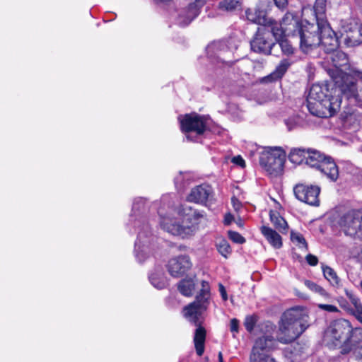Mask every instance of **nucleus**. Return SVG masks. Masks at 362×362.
Returning a JSON list of instances; mask_svg holds the SVG:
<instances>
[{
  "mask_svg": "<svg viewBox=\"0 0 362 362\" xmlns=\"http://www.w3.org/2000/svg\"><path fill=\"white\" fill-rule=\"evenodd\" d=\"M218 291L220 292V294L223 300L226 301L228 300V295H227L226 290L223 284H218Z\"/></svg>",
  "mask_w": 362,
  "mask_h": 362,
  "instance_id": "46",
  "label": "nucleus"
},
{
  "mask_svg": "<svg viewBox=\"0 0 362 362\" xmlns=\"http://www.w3.org/2000/svg\"><path fill=\"white\" fill-rule=\"evenodd\" d=\"M206 339V330L204 327L198 326L196 329L194 342L196 352L198 356H201L204 351V342Z\"/></svg>",
  "mask_w": 362,
  "mask_h": 362,
  "instance_id": "24",
  "label": "nucleus"
},
{
  "mask_svg": "<svg viewBox=\"0 0 362 362\" xmlns=\"http://www.w3.org/2000/svg\"><path fill=\"white\" fill-rule=\"evenodd\" d=\"M220 46L221 45L219 43H213L206 47V52L209 58H214V53L215 51L218 50Z\"/></svg>",
  "mask_w": 362,
  "mask_h": 362,
  "instance_id": "41",
  "label": "nucleus"
},
{
  "mask_svg": "<svg viewBox=\"0 0 362 362\" xmlns=\"http://www.w3.org/2000/svg\"><path fill=\"white\" fill-rule=\"evenodd\" d=\"M339 226L346 235L362 238V211L346 212L341 217Z\"/></svg>",
  "mask_w": 362,
  "mask_h": 362,
  "instance_id": "13",
  "label": "nucleus"
},
{
  "mask_svg": "<svg viewBox=\"0 0 362 362\" xmlns=\"http://www.w3.org/2000/svg\"><path fill=\"white\" fill-rule=\"evenodd\" d=\"M256 322H257V318L255 316L250 315V316L246 317L245 322H244L245 329L248 332H251L253 330Z\"/></svg>",
  "mask_w": 362,
  "mask_h": 362,
  "instance_id": "39",
  "label": "nucleus"
},
{
  "mask_svg": "<svg viewBox=\"0 0 362 362\" xmlns=\"http://www.w3.org/2000/svg\"><path fill=\"white\" fill-rule=\"evenodd\" d=\"M192 264L187 255H180L172 258L168 264V271L173 277H180L186 274L192 267Z\"/></svg>",
  "mask_w": 362,
  "mask_h": 362,
  "instance_id": "18",
  "label": "nucleus"
},
{
  "mask_svg": "<svg viewBox=\"0 0 362 362\" xmlns=\"http://www.w3.org/2000/svg\"><path fill=\"white\" fill-rule=\"evenodd\" d=\"M308 318L305 310L300 308L284 312L279 322L278 341L288 344L298 338L308 327Z\"/></svg>",
  "mask_w": 362,
  "mask_h": 362,
  "instance_id": "4",
  "label": "nucleus"
},
{
  "mask_svg": "<svg viewBox=\"0 0 362 362\" xmlns=\"http://www.w3.org/2000/svg\"><path fill=\"white\" fill-rule=\"evenodd\" d=\"M335 86L334 90L327 83H315L311 86L308 96V108L312 115L329 117L340 109L341 98L339 93L336 94L337 89H339Z\"/></svg>",
  "mask_w": 362,
  "mask_h": 362,
  "instance_id": "3",
  "label": "nucleus"
},
{
  "mask_svg": "<svg viewBox=\"0 0 362 362\" xmlns=\"http://www.w3.org/2000/svg\"><path fill=\"white\" fill-rule=\"evenodd\" d=\"M340 33L347 46H356L362 42V26L356 19L342 21Z\"/></svg>",
  "mask_w": 362,
  "mask_h": 362,
  "instance_id": "15",
  "label": "nucleus"
},
{
  "mask_svg": "<svg viewBox=\"0 0 362 362\" xmlns=\"http://www.w3.org/2000/svg\"><path fill=\"white\" fill-rule=\"evenodd\" d=\"M228 237L235 243L243 244L245 242V238L235 231H228Z\"/></svg>",
  "mask_w": 362,
  "mask_h": 362,
  "instance_id": "40",
  "label": "nucleus"
},
{
  "mask_svg": "<svg viewBox=\"0 0 362 362\" xmlns=\"http://www.w3.org/2000/svg\"><path fill=\"white\" fill-rule=\"evenodd\" d=\"M270 327H271L272 329H273L274 326H273V325H271Z\"/></svg>",
  "mask_w": 362,
  "mask_h": 362,
  "instance_id": "56",
  "label": "nucleus"
},
{
  "mask_svg": "<svg viewBox=\"0 0 362 362\" xmlns=\"http://www.w3.org/2000/svg\"><path fill=\"white\" fill-rule=\"evenodd\" d=\"M239 322L237 319L233 318L230 320V329L232 332H238Z\"/></svg>",
  "mask_w": 362,
  "mask_h": 362,
  "instance_id": "44",
  "label": "nucleus"
},
{
  "mask_svg": "<svg viewBox=\"0 0 362 362\" xmlns=\"http://www.w3.org/2000/svg\"><path fill=\"white\" fill-rule=\"evenodd\" d=\"M295 197L300 202L312 206L319 205L320 188L317 185L298 184L293 188Z\"/></svg>",
  "mask_w": 362,
  "mask_h": 362,
  "instance_id": "16",
  "label": "nucleus"
},
{
  "mask_svg": "<svg viewBox=\"0 0 362 362\" xmlns=\"http://www.w3.org/2000/svg\"><path fill=\"white\" fill-rule=\"evenodd\" d=\"M213 190L208 185H200L191 189L187 200L191 202L205 204L212 197Z\"/></svg>",
  "mask_w": 362,
  "mask_h": 362,
  "instance_id": "19",
  "label": "nucleus"
},
{
  "mask_svg": "<svg viewBox=\"0 0 362 362\" xmlns=\"http://www.w3.org/2000/svg\"><path fill=\"white\" fill-rule=\"evenodd\" d=\"M261 232L267 241L275 248H280L282 246L281 235L272 228L267 226H262Z\"/></svg>",
  "mask_w": 362,
  "mask_h": 362,
  "instance_id": "23",
  "label": "nucleus"
},
{
  "mask_svg": "<svg viewBox=\"0 0 362 362\" xmlns=\"http://www.w3.org/2000/svg\"><path fill=\"white\" fill-rule=\"evenodd\" d=\"M307 262L311 266L317 264L318 259L316 256L309 254L306 256Z\"/></svg>",
  "mask_w": 362,
  "mask_h": 362,
  "instance_id": "45",
  "label": "nucleus"
},
{
  "mask_svg": "<svg viewBox=\"0 0 362 362\" xmlns=\"http://www.w3.org/2000/svg\"><path fill=\"white\" fill-rule=\"evenodd\" d=\"M279 45L284 54L289 57L295 53V48L291 45L290 42L287 40H283L282 38L276 40Z\"/></svg>",
  "mask_w": 362,
  "mask_h": 362,
  "instance_id": "34",
  "label": "nucleus"
},
{
  "mask_svg": "<svg viewBox=\"0 0 362 362\" xmlns=\"http://www.w3.org/2000/svg\"><path fill=\"white\" fill-rule=\"evenodd\" d=\"M149 280L151 284L156 288L162 289L164 288L167 285L165 278L163 276L162 272H157L151 274L149 276Z\"/></svg>",
  "mask_w": 362,
  "mask_h": 362,
  "instance_id": "30",
  "label": "nucleus"
},
{
  "mask_svg": "<svg viewBox=\"0 0 362 362\" xmlns=\"http://www.w3.org/2000/svg\"><path fill=\"white\" fill-rule=\"evenodd\" d=\"M158 213L160 216V224L163 230L182 238L192 235L195 231V226L201 218H204V214L187 204L181 205L174 213L163 215L160 210Z\"/></svg>",
  "mask_w": 362,
  "mask_h": 362,
  "instance_id": "2",
  "label": "nucleus"
},
{
  "mask_svg": "<svg viewBox=\"0 0 362 362\" xmlns=\"http://www.w3.org/2000/svg\"><path fill=\"white\" fill-rule=\"evenodd\" d=\"M307 149L303 148H295L291 150L288 158L291 162L296 164L305 163Z\"/></svg>",
  "mask_w": 362,
  "mask_h": 362,
  "instance_id": "27",
  "label": "nucleus"
},
{
  "mask_svg": "<svg viewBox=\"0 0 362 362\" xmlns=\"http://www.w3.org/2000/svg\"><path fill=\"white\" fill-rule=\"evenodd\" d=\"M291 240L298 247L307 249L308 245L305 239L304 238L302 234L298 232L291 231Z\"/></svg>",
  "mask_w": 362,
  "mask_h": 362,
  "instance_id": "36",
  "label": "nucleus"
},
{
  "mask_svg": "<svg viewBox=\"0 0 362 362\" xmlns=\"http://www.w3.org/2000/svg\"><path fill=\"white\" fill-rule=\"evenodd\" d=\"M145 209L146 203L143 198L139 197L134 199L130 216V221L134 226L141 227L134 247L135 256L139 262H142L147 258L150 251V245L153 239L149 231L148 225L145 223L140 216V214L145 211Z\"/></svg>",
  "mask_w": 362,
  "mask_h": 362,
  "instance_id": "5",
  "label": "nucleus"
},
{
  "mask_svg": "<svg viewBox=\"0 0 362 362\" xmlns=\"http://www.w3.org/2000/svg\"><path fill=\"white\" fill-rule=\"evenodd\" d=\"M303 25L297 16L286 13L280 23L272 19L269 25L272 28L274 37L279 40L284 36L296 37Z\"/></svg>",
  "mask_w": 362,
  "mask_h": 362,
  "instance_id": "10",
  "label": "nucleus"
},
{
  "mask_svg": "<svg viewBox=\"0 0 362 362\" xmlns=\"http://www.w3.org/2000/svg\"><path fill=\"white\" fill-rule=\"evenodd\" d=\"M216 248L218 252L224 257L227 258L231 253V249L229 243L225 239H218L216 240Z\"/></svg>",
  "mask_w": 362,
  "mask_h": 362,
  "instance_id": "33",
  "label": "nucleus"
},
{
  "mask_svg": "<svg viewBox=\"0 0 362 362\" xmlns=\"http://www.w3.org/2000/svg\"><path fill=\"white\" fill-rule=\"evenodd\" d=\"M351 305L353 308H350L349 310L352 313V314L356 317V319L362 323V304L360 300L356 301V303H352Z\"/></svg>",
  "mask_w": 362,
  "mask_h": 362,
  "instance_id": "37",
  "label": "nucleus"
},
{
  "mask_svg": "<svg viewBox=\"0 0 362 362\" xmlns=\"http://www.w3.org/2000/svg\"><path fill=\"white\" fill-rule=\"evenodd\" d=\"M318 308L329 313H336L339 311L338 308L333 305L319 304Z\"/></svg>",
  "mask_w": 362,
  "mask_h": 362,
  "instance_id": "42",
  "label": "nucleus"
},
{
  "mask_svg": "<svg viewBox=\"0 0 362 362\" xmlns=\"http://www.w3.org/2000/svg\"><path fill=\"white\" fill-rule=\"evenodd\" d=\"M272 37H274L272 26L268 25L259 27L255 36L250 42L251 49L255 52L270 54L272 48L274 45Z\"/></svg>",
  "mask_w": 362,
  "mask_h": 362,
  "instance_id": "14",
  "label": "nucleus"
},
{
  "mask_svg": "<svg viewBox=\"0 0 362 362\" xmlns=\"http://www.w3.org/2000/svg\"><path fill=\"white\" fill-rule=\"evenodd\" d=\"M241 7L239 0H221L218 3V9L222 11L233 12Z\"/></svg>",
  "mask_w": 362,
  "mask_h": 362,
  "instance_id": "28",
  "label": "nucleus"
},
{
  "mask_svg": "<svg viewBox=\"0 0 362 362\" xmlns=\"http://www.w3.org/2000/svg\"><path fill=\"white\" fill-rule=\"evenodd\" d=\"M324 276L330 282L332 285H338L339 282V279L334 271L329 267H324L322 268Z\"/></svg>",
  "mask_w": 362,
  "mask_h": 362,
  "instance_id": "35",
  "label": "nucleus"
},
{
  "mask_svg": "<svg viewBox=\"0 0 362 362\" xmlns=\"http://www.w3.org/2000/svg\"><path fill=\"white\" fill-rule=\"evenodd\" d=\"M361 284V288H362V281H361V284Z\"/></svg>",
  "mask_w": 362,
  "mask_h": 362,
  "instance_id": "55",
  "label": "nucleus"
},
{
  "mask_svg": "<svg viewBox=\"0 0 362 362\" xmlns=\"http://www.w3.org/2000/svg\"><path fill=\"white\" fill-rule=\"evenodd\" d=\"M354 354H355L356 357L358 359L362 361V346H358L355 349Z\"/></svg>",
  "mask_w": 362,
  "mask_h": 362,
  "instance_id": "50",
  "label": "nucleus"
},
{
  "mask_svg": "<svg viewBox=\"0 0 362 362\" xmlns=\"http://www.w3.org/2000/svg\"><path fill=\"white\" fill-rule=\"evenodd\" d=\"M351 73L354 76H356L358 80H360L362 82V71H360L357 69L353 68V69H351Z\"/></svg>",
  "mask_w": 362,
  "mask_h": 362,
  "instance_id": "48",
  "label": "nucleus"
},
{
  "mask_svg": "<svg viewBox=\"0 0 362 362\" xmlns=\"http://www.w3.org/2000/svg\"><path fill=\"white\" fill-rule=\"evenodd\" d=\"M181 131L186 134L187 140L195 141L191 135L196 136L203 134L206 129V121L205 118L197 114H186L178 117Z\"/></svg>",
  "mask_w": 362,
  "mask_h": 362,
  "instance_id": "11",
  "label": "nucleus"
},
{
  "mask_svg": "<svg viewBox=\"0 0 362 362\" xmlns=\"http://www.w3.org/2000/svg\"><path fill=\"white\" fill-rule=\"evenodd\" d=\"M231 161L234 164H235L241 168H244L245 166V162L244 159L240 156H234L232 158Z\"/></svg>",
  "mask_w": 362,
  "mask_h": 362,
  "instance_id": "43",
  "label": "nucleus"
},
{
  "mask_svg": "<svg viewBox=\"0 0 362 362\" xmlns=\"http://www.w3.org/2000/svg\"><path fill=\"white\" fill-rule=\"evenodd\" d=\"M352 327L350 322L344 319L332 322L325 332V340L334 346L345 344L350 340Z\"/></svg>",
  "mask_w": 362,
  "mask_h": 362,
  "instance_id": "9",
  "label": "nucleus"
},
{
  "mask_svg": "<svg viewBox=\"0 0 362 362\" xmlns=\"http://www.w3.org/2000/svg\"><path fill=\"white\" fill-rule=\"evenodd\" d=\"M202 288L196 296L195 300L185 307L184 316L190 322L197 324L199 317L206 310L210 303L211 291L208 281H202Z\"/></svg>",
  "mask_w": 362,
  "mask_h": 362,
  "instance_id": "6",
  "label": "nucleus"
},
{
  "mask_svg": "<svg viewBox=\"0 0 362 362\" xmlns=\"http://www.w3.org/2000/svg\"><path fill=\"white\" fill-rule=\"evenodd\" d=\"M233 219V216L230 214H226L225 215L224 221L226 225H229Z\"/></svg>",
  "mask_w": 362,
  "mask_h": 362,
  "instance_id": "52",
  "label": "nucleus"
},
{
  "mask_svg": "<svg viewBox=\"0 0 362 362\" xmlns=\"http://www.w3.org/2000/svg\"><path fill=\"white\" fill-rule=\"evenodd\" d=\"M354 334H359L361 335H362V329H356L354 331Z\"/></svg>",
  "mask_w": 362,
  "mask_h": 362,
  "instance_id": "53",
  "label": "nucleus"
},
{
  "mask_svg": "<svg viewBox=\"0 0 362 362\" xmlns=\"http://www.w3.org/2000/svg\"><path fill=\"white\" fill-rule=\"evenodd\" d=\"M206 1V0H205V2Z\"/></svg>",
  "mask_w": 362,
  "mask_h": 362,
  "instance_id": "57",
  "label": "nucleus"
},
{
  "mask_svg": "<svg viewBox=\"0 0 362 362\" xmlns=\"http://www.w3.org/2000/svg\"><path fill=\"white\" fill-rule=\"evenodd\" d=\"M291 64V62H290L288 59H282L271 76L274 78H281Z\"/></svg>",
  "mask_w": 362,
  "mask_h": 362,
  "instance_id": "31",
  "label": "nucleus"
},
{
  "mask_svg": "<svg viewBox=\"0 0 362 362\" xmlns=\"http://www.w3.org/2000/svg\"><path fill=\"white\" fill-rule=\"evenodd\" d=\"M270 220L276 229L284 232L287 228V223L276 211H271L269 213Z\"/></svg>",
  "mask_w": 362,
  "mask_h": 362,
  "instance_id": "29",
  "label": "nucleus"
},
{
  "mask_svg": "<svg viewBox=\"0 0 362 362\" xmlns=\"http://www.w3.org/2000/svg\"><path fill=\"white\" fill-rule=\"evenodd\" d=\"M326 11V0H316L314 5V12L316 17V21L318 20L325 19V13Z\"/></svg>",
  "mask_w": 362,
  "mask_h": 362,
  "instance_id": "32",
  "label": "nucleus"
},
{
  "mask_svg": "<svg viewBox=\"0 0 362 362\" xmlns=\"http://www.w3.org/2000/svg\"><path fill=\"white\" fill-rule=\"evenodd\" d=\"M205 0H195L186 8L180 9L175 18V23L180 27L188 25L200 13Z\"/></svg>",
  "mask_w": 362,
  "mask_h": 362,
  "instance_id": "17",
  "label": "nucleus"
},
{
  "mask_svg": "<svg viewBox=\"0 0 362 362\" xmlns=\"http://www.w3.org/2000/svg\"><path fill=\"white\" fill-rule=\"evenodd\" d=\"M325 157L318 151L308 148L305 164L317 169Z\"/></svg>",
  "mask_w": 362,
  "mask_h": 362,
  "instance_id": "25",
  "label": "nucleus"
},
{
  "mask_svg": "<svg viewBox=\"0 0 362 362\" xmlns=\"http://www.w3.org/2000/svg\"><path fill=\"white\" fill-rule=\"evenodd\" d=\"M274 344L275 340L272 335L265 334L257 338L250 353V362H276L269 355Z\"/></svg>",
  "mask_w": 362,
  "mask_h": 362,
  "instance_id": "12",
  "label": "nucleus"
},
{
  "mask_svg": "<svg viewBox=\"0 0 362 362\" xmlns=\"http://www.w3.org/2000/svg\"><path fill=\"white\" fill-rule=\"evenodd\" d=\"M246 18L260 26H267L270 24L272 19L265 16L262 11L258 9L248 8L245 11Z\"/></svg>",
  "mask_w": 362,
  "mask_h": 362,
  "instance_id": "21",
  "label": "nucleus"
},
{
  "mask_svg": "<svg viewBox=\"0 0 362 362\" xmlns=\"http://www.w3.org/2000/svg\"><path fill=\"white\" fill-rule=\"evenodd\" d=\"M300 48L308 53L317 47H322L325 52H331L339 47V39L326 19H320L317 24L306 22L301 26L297 35Z\"/></svg>",
  "mask_w": 362,
  "mask_h": 362,
  "instance_id": "1",
  "label": "nucleus"
},
{
  "mask_svg": "<svg viewBox=\"0 0 362 362\" xmlns=\"http://www.w3.org/2000/svg\"><path fill=\"white\" fill-rule=\"evenodd\" d=\"M346 295H347L351 304L356 303V301L359 300V298L357 296H356L355 295H354L351 293L346 292Z\"/></svg>",
  "mask_w": 362,
  "mask_h": 362,
  "instance_id": "51",
  "label": "nucleus"
},
{
  "mask_svg": "<svg viewBox=\"0 0 362 362\" xmlns=\"http://www.w3.org/2000/svg\"><path fill=\"white\" fill-rule=\"evenodd\" d=\"M231 203L233 204V206L234 209L236 211H238L240 209V208L242 207L241 202L235 197H232Z\"/></svg>",
  "mask_w": 362,
  "mask_h": 362,
  "instance_id": "47",
  "label": "nucleus"
},
{
  "mask_svg": "<svg viewBox=\"0 0 362 362\" xmlns=\"http://www.w3.org/2000/svg\"><path fill=\"white\" fill-rule=\"evenodd\" d=\"M276 6L279 8H284L286 7L288 3V0H274Z\"/></svg>",
  "mask_w": 362,
  "mask_h": 362,
  "instance_id": "49",
  "label": "nucleus"
},
{
  "mask_svg": "<svg viewBox=\"0 0 362 362\" xmlns=\"http://www.w3.org/2000/svg\"><path fill=\"white\" fill-rule=\"evenodd\" d=\"M304 284L310 290L315 293H317L321 296H327V292L325 291V290L320 286L315 284V282L310 281L309 280H305Z\"/></svg>",
  "mask_w": 362,
  "mask_h": 362,
  "instance_id": "38",
  "label": "nucleus"
},
{
  "mask_svg": "<svg viewBox=\"0 0 362 362\" xmlns=\"http://www.w3.org/2000/svg\"><path fill=\"white\" fill-rule=\"evenodd\" d=\"M327 53L330 54V59L332 60L333 66L336 68V70L332 75V78L333 81L334 82V77L337 75L339 72H342L339 68L347 62V57L346 54L341 50H338L337 48L331 52H326Z\"/></svg>",
  "mask_w": 362,
  "mask_h": 362,
  "instance_id": "22",
  "label": "nucleus"
},
{
  "mask_svg": "<svg viewBox=\"0 0 362 362\" xmlns=\"http://www.w3.org/2000/svg\"><path fill=\"white\" fill-rule=\"evenodd\" d=\"M218 358L220 362H223L222 354L221 352L218 354Z\"/></svg>",
  "mask_w": 362,
  "mask_h": 362,
  "instance_id": "54",
  "label": "nucleus"
},
{
  "mask_svg": "<svg viewBox=\"0 0 362 362\" xmlns=\"http://www.w3.org/2000/svg\"><path fill=\"white\" fill-rule=\"evenodd\" d=\"M286 153L280 147H265L259 154V163L269 174L277 175L283 170Z\"/></svg>",
  "mask_w": 362,
  "mask_h": 362,
  "instance_id": "7",
  "label": "nucleus"
},
{
  "mask_svg": "<svg viewBox=\"0 0 362 362\" xmlns=\"http://www.w3.org/2000/svg\"><path fill=\"white\" fill-rule=\"evenodd\" d=\"M334 78L340 93L348 100H353L357 105L362 107V88H358L355 81L358 79L353 76L351 69L349 73L339 72Z\"/></svg>",
  "mask_w": 362,
  "mask_h": 362,
  "instance_id": "8",
  "label": "nucleus"
},
{
  "mask_svg": "<svg viewBox=\"0 0 362 362\" xmlns=\"http://www.w3.org/2000/svg\"><path fill=\"white\" fill-rule=\"evenodd\" d=\"M317 169L332 181H335L338 178V168L334 160L329 157H325Z\"/></svg>",
  "mask_w": 362,
  "mask_h": 362,
  "instance_id": "20",
  "label": "nucleus"
},
{
  "mask_svg": "<svg viewBox=\"0 0 362 362\" xmlns=\"http://www.w3.org/2000/svg\"><path fill=\"white\" fill-rule=\"evenodd\" d=\"M195 285L194 279H183L177 284V289L182 295L189 297L193 295Z\"/></svg>",
  "mask_w": 362,
  "mask_h": 362,
  "instance_id": "26",
  "label": "nucleus"
}]
</instances>
